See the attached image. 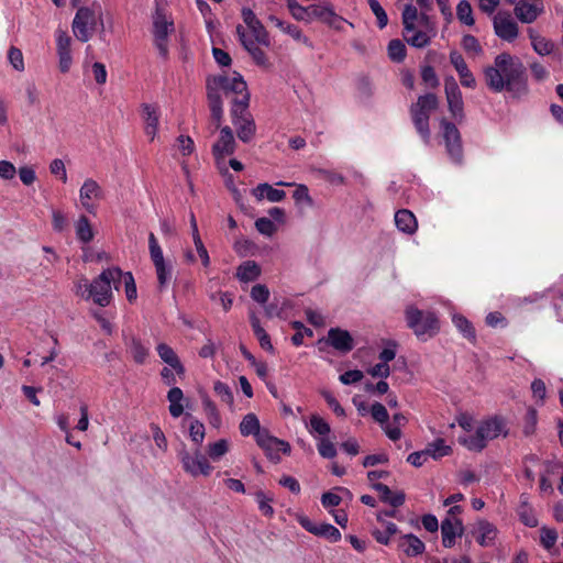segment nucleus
Here are the masks:
<instances>
[{
	"label": "nucleus",
	"mask_w": 563,
	"mask_h": 563,
	"mask_svg": "<svg viewBox=\"0 0 563 563\" xmlns=\"http://www.w3.org/2000/svg\"><path fill=\"white\" fill-rule=\"evenodd\" d=\"M256 443L265 451L267 457L274 462L280 461V453L289 454L291 451L288 442L273 437L269 431L262 433Z\"/></svg>",
	"instance_id": "2eb2a0df"
},
{
	"label": "nucleus",
	"mask_w": 563,
	"mask_h": 563,
	"mask_svg": "<svg viewBox=\"0 0 563 563\" xmlns=\"http://www.w3.org/2000/svg\"><path fill=\"white\" fill-rule=\"evenodd\" d=\"M236 32L239 34L240 42L244 46V48L251 54L254 62L260 66H267V58L264 51L261 48L263 46L258 43L254 37H251L249 33H246L242 26L236 27Z\"/></svg>",
	"instance_id": "b1692460"
},
{
	"label": "nucleus",
	"mask_w": 563,
	"mask_h": 563,
	"mask_svg": "<svg viewBox=\"0 0 563 563\" xmlns=\"http://www.w3.org/2000/svg\"><path fill=\"white\" fill-rule=\"evenodd\" d=\"M456 18L457 20L467 26H473L475 23L473 16V9L467 0H461L456 5Z\"/></svg>",
	"instance_id": "8fccbe9b"
},
{
	"label": "nucleus",
	"mask_w": 563,
	"mask_h": 563,
	"mask_svg": "<svg viewBox=\"0 0 563 563\" xmlns=\"http://www.w3.org/2000/svg\"><path fill=\"white\" fill-rule=\"evenodd\" d=\"M213 390L216 395L220 398L222 402L228 405L230 408H233L234 397L232 389L230 386L221 380H217L213 383Z\"/></svg>",
	"instance_id": "864d4df0"
},
{
	"label": "nucleus",
	"mask_w": 563,
	"mask_h": 563,
	"mask_svg": "<svg viewBox=\"0 0 563 563\" xmlns=\"http://www.w3.org/2000/svg\"><path fill=\"white\" fill-rule=\"evenodd\" d=\"M271 21L280 30L283 31L284 33L288 34L289 36H291L294 40L296 41H300L302 42L305 45L307 46H310L311 43L309 41V38L307 36H305L302 34V32L300 31V29L295 25V24H290V23H287V22H284L282 21L280 19L278 18H274L272 16L271 18Z\"/></svg>",
	"instance_id": "79ce46f5"
},
{
	"label": "nucleus",
	"mask_w": 563,
	"mask_h": 563,
	"mask_svg": "<svg viewBox=\"0 0 563 563\" xmlns=\"http://www.w3.org/2000/svg\"><path fill=\"white\" fill-rule=\"evenodd\" d=\"M240 432L243 437L253 435L255 441H258V438L262 433L267 432V429H262L258 418L255 413H247L243 417L239 426Z\"/></svg>",
	"instance_id": "2f4dec72"
},
{
	"label": "nucleus",
	"mask_w": 563,
	"mask_h": 563,
	"mask_svg": "<svg viewBox=\"0 0 563 563\" xmlns=\"http://www.w3.org/2000/svg\"><path fill=\"white\" fill-rule=\"evenodd\" d=\"M401 19L404 40L411 47L424 48L438 35L435 21L428 13H418V9L412 4L405 5Z\"/></svg>",
	"instance_id": "f03ea898"
},
{
	"label": "nucleus",
	"mask_w": 563,
	"mask_h": 563,
	"mask_svg": "<svg viewBox=\"0 0 563 563\" xmlns=\"http://www.w3.org/2000/svg\"><path fill=\"white\" fill-rule=\"evenodd\" d=\"M529 36L533 46V49L540 55H548L552 52L553 45L534 33L532 29L529 30Z\"/></svg>",
	"instance_id": "4d7b16f0"
},
{
	"label": "nucleus",
	"mask_w": 563,
	"mask_h": 563,
	"mask_svg": "<svg viewBox=\"0 0 563 563\" xmlns=\"http://www.w3.org/2000/svg\"><path fill=\"white\" fill-rule=\"evenodd\" d=\"M406 320L408 327L420 339L432 336L439 330L438 318L433 312L422 311L412 306L406 309Z\"/></svg>",
	"instance_id": "6e6552de"
},
{
	"label": "nucleus",
	"mask_w": 563,
	"mask_h": 563,
	"mask_svg": "<svg viewBox=\"0 0 563 563\" xmlns=\"http://www.w3.org/2000/svg\"><path fill=\"white\" fill-rule=\"evenodd\" d=\"M239 79L244 80L239 73L233 71L231 75L213 76L208 78L207 80V96L209 100V107L211 115L217 121L218 124L220 123L223 115L221 92H223L227 96H235L233 88L235 81H238Z\"/></svg>",
	"instance_id": "39448f33"
},
{
	"label": "nucleus",
	"mask_w": 563,
	"mask_h": 563,
	"mask_svg": "<svg viewBox=\"0 0 563 563\" xmlns=\"http://www.w3.org/2000/svg\"><path fill=\"white\" fill-rule=\"evenodd\" d=\"M230 450V442L227 439H220L207 445V456L213 462L220 461Z\"/></svg>",
	"instance_id": "a18cd8bd"
},
{
	"label": "nucleus",
	"mask_w": 563,
	"mask_h": 563,
	"mask_svg": "<svg viewBox=\"0 0 563 563\" xmlns=\"http://www.w3.org/2000/svg\"><path fill=\"white\" fill-rule=\"evenodd\" d=\"M457 441L465 449L473 452H481L487 445L486 441L483 437H481V433L477 429H474L472 432L460 434Z\"/></svg>",
	"instance_id": "f704fd0d"
},
{
	"label": "nucleus",
	"mask_w": 563,
	"mask_h": 563,
	"mask_svg": "<svg viewBox=\"0 0 563 563\" xmlns=\"http://www.w3.org/2000/svg\"><path fill=\"white\" fill-rule=\"evenodd\" d=\"M426 451L428 452L429 457L438 460L449 455L451 453V448L445 444L443 439H437L427 445Z\"/></svg>",
	"instance_id": "603ef678"
},
{
	"label": "nucleus",
	"mask_w": 563,
	"mask_h": 563,
	"mask_svg": "<svg viewBox=\"0 0 563 563\" xmlns=\"http://www.w3.org/2000/svg\"><path fill=\"white\" fill-rule=\"evenodd\" d=\"M473 533L479 545L492 547L498 536V529L494 523L485 519H481L475 523Z\"/></svg>",
	"instance_id": "393cba45"
},
{
	"label": "nucleus",
	"mask_w": 563,
	"mask_h": 563,
	"mask_svg": "<svg viewBox=\"0 0 563 563\" xmlns=\"http://www.w3.org/2000/svg\"><path fill=\"white\" fill-rule=\"evenodd\" d=\"M306 428L316 441L329 437L331 432L330 424L319 415H311Z\"/></svg>",
	"instance_id": "72a5a7b5"
},
{
	"label": "nucleus",
	"mask_w": 563,
	"mask_h": 563,
	"mask_svg": "<svg viewBox=\"0 0 563 563\" xmlns=\"http://www.w3.org/2000/svg\"><path fill=\"white\" fill-rule=\"evenodd\" d=\"M260 274L261 268L254 261L243 262L236 271L238 279L243 283L255 280Z\"/></svg>",
	"instance_id": "37998d69"
},
{
	"label": "nucleus",
	"mask_w": 563,
	"mask_h": 563,
	"mask_svg": "<svg viewBox=\"0 0 563 563\" xmlns=\"http://www.w3.org/2000/svg\"><path fill=\"white\" fill-rule=\"evenodd\" d=\"M441 129L449 156L454 163H461L463 150L457 128L453 123L442 120Z\"/></svg>",
	"instance_id": "4468645a"
},
{
	"label": "nucleus",
	"mask_w": 563,
	"mask_h": 563,
	"mask_svg": "<svg viewBox=\"0 0 563 563\" xmlns=\"http://www.w3.org/2000/svg\"><path fill=\"white\" fill-rule=\"evenodd\" d=\"M255 500L258 505L260 511L264 516L272 517L274 515V508L272 506L274 497L272 495H268L263 490H258L255 493Z\"/></svg>",
	"instance_id": "6e6d98bb"
},
{
	"label": "nucleus",
	"mask_w": 563,
	"mask_h": 563,
	"mask_svg": "<svg viewBox=\"0 0 563 563\" xmlns=\"http://www.w3.org/2000/svg\"><path fill=\"white\" fill-rule=\"evenodd\" d=\"M450 62L457 71L462 86L474 89L476 87V79L468 69L463 56L459 52L453 51L450 53Z\"/></svg>",
	"instance_id": "bb28decb"
},
{
	"label": "nucleus",
	"mask_w": 563,
	"mask_h": 563,
	"mask_svg": "<svg viewBox=\"0 0 563 563\" xmlns=\"http://www.w3.org/2000/svg\"><path fill=\"white\" fill-rule=\"evenodd\" d=\"M438 98L433 93L420 96L411 107V117L413 124L426 144L430 143L429 118L430 113L437 108Z\"/></svg>",
	"instance_id": "0eeeda50"
},
{
	"label": "nucleus",
	"mask_w": 563,
	"mask_h": 563,
	"mask_svg": "<svg viewBox=\"0 0 563 563\" xmlns=\"http://www.w3.org/2000/svg\"><path fill=\"white\" fill-rule=\"evenodd\" d=\"M75 233L77 240L84 244H88L93 240L95 230L86 216L81 214L75 222Z\"/></svg>",
	"instance_id": "58836bf2"
},
{
	"label": "nucleus",
	"mask_w": 563,
	"mask_h": 563,
	"mask_svg": "<svg viewBox=\"0 0 563 563\" xmlns=\"http://www.w3.org/2000/svg\"><path fill=\"white\" fill-rule=\"evenodd\" d=\"M325 24L336 31H340V32H343L344 31V26L345 25H349L351 27H354L353 23L349 22L347 20H345L344 18H342L341 15L336 14L334 9L331 11V13L329 14L327 21H325Z\"/></svg>",
	"instance_id": "774afa93"
},
{
	"label": "nucleus",
	"mask_w": 563,
	"mask_h": 563,
	"mask_svg": "<svg viewBox=\"0 0 563 563\" xmlns=\"http://www.w3.org/2000/svg\"><path fill=\"white\" fill-rule=\"evenodd\" d=\"M387 52L393 62L400 63L406 57L407 48L402 41L395 38L388 43Z\"/></svg>",
	"instance_id": "5fc2aeb1"
},
{
	"label": "nucleus",
	"mask_w": 563,
	"mask_h": 563,
	"mask_svg": "<svg viewBox=\"0 0 563 563\" xmlns=\"http://www.w3.org/2000/svg\"><path fill=\"white\" fill-rule=\"evenodd\" d=\"M252 195L257 201L266 199L269 202H280L286 197V192L284 190L274 188L267 183L258 184L252 189Z\"/></svg>",
	"instance_id": "c756f323"
},
{
	"label": "nucleus",
	"mask_w": 563,
	"mask_h": 563,
	"mask_svg": "<svg viewBox=\"0 0 563 563\" xmlns=\"http://www.w3.org/2000/svg\"><path fill=\"white\" fill-rule=\"evenodd\" d=\"M156 351H157V354L158 356L161 357V360L167 364L168 366H170L175 373L179 376H184L185 375V367L184 365L181 364V362L179 361L177 354L175 353V351L167 344L165 343H159L156 347Z\"/></svg>",
	"instance_id": "7c9ffc66"
},
{
	"label": "nucleus",
	"mask_w": 563,
	"mask_h": 563,
	"mask_svg": "<svg viewBox=\"0 0 563 563\" xmlns=\"http://www.w3.org/2000/svg\"><path fill=\"white\" fill-rule=\"evenodd\" d=\"M174 32L173 20L157 8L153 15V34L155 46L162 57L168 54V36Z\"/></svg>",
	"instance_id": "9b49d317"
},
{
	"label": "nucleus",
	"mask_w": 563,
	"mask_h": 563,
	"mask_svg": "<svg viewBox=\"0 0 563 563\" xmlns=\"http://www.w3.org/2000/svg\"><path fill=\"white\" fill-rule=\"evenodd\" d=\"M8 62L12 66V68L19 73L24 71L25 63L23 53L20 48L15 46H11L8 51Z\"/></svg>",
	"instance_id": "052dcab7"
},
{
	"label": "nucleus",
	"mask_w": 563,
	"mask_h": 563,
	"mask_svg": "<svg viewBox=\"0 0 563 563\" xmlns=\"http://www.w3.org/2000/svg\"><path fill=\"white\" fill-rule=\"evenodd\" d=\"M200 397L202 409L206 415V418L208 419V422L213 428H220L222 419L216 402L207 394H201Z\"/></svg>",
	"instance_id": "4c0bfd02"
},
{
	"label": "nucleus",
	"mask_w": 563,
	"mask_h": 563,
	"mask_svg": "<svg viewBox=\"0 0 563 563\" xmlns=\"http://www.w3.org/2000/svg\"><path fill=\"white\" fill-rule=\"evenodd\" d=\"M399 548L407 556H418L426 550L424 543L415 534H404L399 539Z\"/></svg>",
	"instance_id": "473e14b6"
},
{
	"label": "nucleus",
	"mask_w": 563,
	"mask_h": 563,
	"mask_svg": "<svg viewBox=\"0 0 563 563\" xmlns=\"http://www.w3.org/2000/svg\"><path fill=\"white\" fill-rule=\"evenodd\" d=\"M444 90L450 112L455 119L462 118L464 103L462 92L454 77H445Z\"/></svg>",
	"instance_id": "6ab92c4d"
},
{
	"label": "nucleus",
	"mask_w": 563,
	"mask_h": 563,
	"mask_svg": "<svg viewBox=\"0 0 563 563\" xmlns=\"http://www.w3.org/2000/svg\"><path fill=\"white\" fill-rule=\"evenodd\" d=\"M487 87L494 92L508 91L520 97L528 90L526 67L519 57L509 53L498 54L493 65L484 69Z\"/></svg>",
	"instance_id": "f257e3e1"
},
{
	"label": "nucleus",
	"mask_w": 563,
	"mask_h": 563,
	"mask_svg": "<svg viewBox=\"0 0 563 563\" xmlns=\"http://www.w3.org/2000/svg\"><path fill=\"white\" fill-rule=\"evenodd\" d=\"M396 228L406 234L412 235L418 230V221L413 212L408 209H400L395 213Z\"/></svg>",
	"instance_id": "c85d7f7f"
},
{
	"label": "nucleus",
	"mask_w": 563,
	"mask_h": 563,
	"mask_svg": "<svg viewBox=\"0 0 563 563\" xmlns=\"http://www.w3.org/2000/svg\"><path fill=\"white\" fill-rule=\"evenodd\" d=\"M407 422V418L397 412L393 416V422L385 426V433L391 441H397L401 438V427Z\"/></svg>",
	"instance_id": "49530a36"
},
{
	"label": "nucleus",
	"mask_w": 563,
	"mask_h": 563,
	"mask_svg": "<svg viewBox=\"0 0 563 563\" xmlns=\"http://www.w3.org/2000/svg\"><path fill=\"white\" fill-rule=\"evenodd\" d=\"M371 415L373 419L378 422L385 431V426L388 424V411L380 402H375L371 407Z\"/></svg>",
	"instance_id": "69168bd1"
},
{
	"label": "nucleus",
	"mask_w": 563,
	"mask_h": 563,
	"mask_svg": "<svg viewBox=\"0 0 563 563\" xmlns=\"http://www.w3.org/2000/svg\"><path fill=\"white\" fill-rule=\"evenodd\" d=\"M287 8L296 20L308 23L310 22L309 5L303 7L299 4L296 0H287Z\"/></svg>",
	"instance_id": "bf43d9fd"
},
{
	"label": "nucleus",
	"mask_w": 563,
	"mask_h": 563,
	"mask_svg": "<svg viewBox=\"0 0 563 563\" xmlns=\"http://www.w3.org/2000/svg\"><path fill=\"white\" fill-rule=\"evenodd\" d=\"M515 14L522 23H532L543 12V0H518L515 3Z\"/></svg>",
	"instance_id": "aec40b11"
},
{
	"label": "nucleus",
	"mask_w": 563,
	"mask_h": 563,
	"mask_svg": "<svg viewBox=\"0 0 563 563\" xmlns=\"http://www.w3.org/2000/svg\"><path fill=\"white\" fill-rule=\"evenodd\" d=\"M333 10V7L329 2L314 3L309 5L310 22L319 20L325 23L329 14Z\"/></svg>",
	"instance_id": "3c124183"
},
{
	"label": "nucleus",
	"mask_w": 563,
	"mask_h": 563,
	"mask_svg": "<svg viewBox=\"0 0 563 563\" xmlns=\"http://www.w3.org/2000/svg\"><path fill=\"white\" fill-rule=\"evenodd\" d=\"M277 186H285L290 187L295 186L296 189L292 194V198L295 200V203L297 206H303V207H312L313 206V199L309 194V189L303 184H292V183H286V181H278L276 184Z\"/></svg>",
	"instance_id": "ea45409f"
},
{
	"label": "nucleus",
	"mask_w": 563,
	"mask_h": 563,
	"mask_svg": "<svg viewBox=\"0 0 563 563\" xmlns=\"http://www.w3.org/2000/svg\"><path fill=\"white\" fill-rule=\"evenodd\" d=\"M241 13L245 24V26L241 25L243 30L262 45L269 46L268 34L255 13L250 8H243Z\"/></svg>",
	"instance_id": "f3484780"
},
{
	"label": "nucleus",
	"mask_w": 563,
	"mask_h": 563,
	"mask_svg": "<svg viewBox=\"0 0 563 563\" xmlns=\"http://www.w3.org/2000/svg\"><path fill=\"white\" fill-rule=\"evenodd\" d=\"M189 437L190 440L197 444L201 445L205 437H206V429L201 421L198 419H192L189 426Z\"/></svg>",
	"instance_id": "680f3d73"
},
{
	"label": "nucleus",
	"mask_w": 563,
	"mask_h": 563,
	"mask_svg": "<svg viewBox=\"0 0 563 563\" xmlns=\"http://www.w3.org/2000/svg\"><path fill=\"white\" fill-rule=\"evenodd\" d=\"M476 429L486 443L499 435H507L506 422L501 417L495 416L482 421Z\"/></svg>",
	"instance_id": "412c9836"
},
{
	"label": "nucleus",
	"mask_w": 563,
	"mask_h": 563,
	"mask_svg": "<svg viewBox=\"0 0 563 563\" xmlns=\"http://www.w3.org/2000/svg\"><path fill=\"white\" fill-rule=\"evenodd\" d=\"M461 45L467 54L473 56H479L483 54V48L478 40L471 34H466L462 37Z\"/></svg>",
	"instance_id": "e2e57ef3"
},
{
	"label": "nucleus",
	"mask_w": 563,
	"mask_h": 563,
	"mask_svg": "<svg viewBox=\"0 0 563 563\" xmlns=\"http://www.w3.org/2000/svg\"><path fill=\"white\" fill-rule=\"evenodd\" d=\"M178 457L184 472L191 477H207L213 471V466L210 464L208 456L199 449H196L194 452L183 449L178 452Z\"/></svg>",
	"instance_id": "9d476101"
},
{
	"label": "nucleus",
	"mask_w": 563,
	"mask_h": 563,
	"mask_svg": "<svg viewBox=\"0 0 563 563\" xmlns=\"http://www.w3.org/2000/svg\"><path fill=\"white\" fill-rule=\"evenodd\" d=\"M495 34L507 42H512L519 34L518 25L508 12H498L493 19Z\"/></svg>",
	"instance_id": "dca6fc26"
},
{
	"label": "nucleus",
	"mask_w": 563,
	"mask_h": 563,
	"mask_svg": "<svg viewBox=\"0 0 563 563\" xmlns=\"http://www.w3.org/2000/svg\"><path fill=\"white\" fill-rule=\"evenodd\" d=\"M167 400L169 402V413L173 418H179L185 411L184 401L185 396L179 387H172L167 393Z\"/></svg>",
	"instance_id": "c9c22d12"
},
{
	"label": "nucleus",
	"mask_w": 563,
	"mask_h": 563,
	"mask_svg": "<svg viewBox=\"0 0 563 563\" xmlns=\"http://www.w3.org/2000/svg\"><path fill=\"white\" fill-rule=\"evenodd\" d=\"M327 342L340 353H349L354 349V340L351 333L340 328H331L328 331Z\"/></svg>",
	"instance_id": "5701e85b"
},
{
	"label": "nucleus",
	"mask_w": 563,
	"mask_h": 563,
	"mask_svg": "<svg viewBox=\"0 0 563 563\" xmlns=\"http://www.w3.org/2000/svg\"><path fill=\"white\" fill-rule=\"evenodd\" d=\"M373 488L379 493L382 501L393 507H399L405 501V494L402 492L393 493L387 485L374 484Z\"/></svg>",
	"instance_id": "a19ab883"
},
{
	"label": "nucleus",
	"mask_w": 563,
	"mask_h": 563,
	"mask_svg": "<svg viewBox=\"0 0 563 563\" xmlns=\"http://www.w3.org/2000/svg\"><path fill=\"white\" fill-rule=\"evenodd\" d=\"M250 321H251L253 332H254L255 336L257 338L262 349L273 353L274 346L271 342V338L267 334V332L264 330V328L261 325L260 319L256 316L252 314L250 318Z\"/></svg>",
	"instance_id": "c03bdc74"
},
{
	"label": "nucleus",
	"mask_w": 563,
	"mask_h": 563,
	"mask_svg": "<svg viewBox=\"0 0 563 563\" xmlns=\"http://www.w3.org/2000/svg\"><path fill=\"white\" fill-rule=\"evenodd\" d=\"M463 531V523L460 519L445 518L441 523L443 547L452 548L455 544L456 537H461Z\"/></svg>",
	"instance_id": "a878e982"
},
{
	"label": "nucleus",
	"mask_w": 563,
	"mask_h": 563,
	"mask_svg": "<svg viewBox=\"0 0 563 563\" xmlns=\"http://www.w3.org/2000/svg\"><path fill=\"white\" fill-rule=\"evenodd\" d=\"M367 2L372 12L377 19V25L379 26V29H384L388 23V18L384 8L377 0H367Z\"/></svg>",
	"instance_id": "338daca9"
},
{
	"label": "nucleus",
	"mask_w": 563,
	"mask_h": 563,
	"mask_svg": "<svg viewBox=\"0 0 563 563\" xmlns=\"http://www.w3.org/2000/svg\"><path fill=\"white\" fill-rule=\"evenodd\" d=\"M98 25H103L102 11L81 7L75 14L71 31L78 41L86 43L92 37Z\"/></svg>",
	"instance_id": "423d86ee"
},
{
	"label": "nucleus",
	"mask_w": 563,
	"mask_h": 563,
	"mask_svg": "<svg viewBox=\"0 0 563 563\" xmlns=\"http://www.w3.org/2000/svg\"><path fill=\"white\" fill-rule=\"evenodd\" d=\"M142 117L145 122V134L153 141L158 131L159 111L157 106L143 103L141 106Z\"/></svg>",
	"instance_id": "cd10ccee"
},
{
	"label": "nucleus",
	"mask_w": 563,
	"mask_h": 563,
	"mask_svg": "<svg viewBox=\"0 0 563 563\" xmlns=\"http://www.w3.org/2000/svg\"><path fill=\"white\" fill-rule=\"evenodd\" d=\"M235 140L233 132L229 126L220 130L218 141L212 146V154L217 161L223 159L225 156L234 153Z\"/></svg>",
	"instance_id": "4be33fe9"
},
{
	"label": "nucleus",
	"mask_w": 563,
	"mask_h": 563,
	"mask_svg": "<svg viewBox=\"0 0 563 563\" xmlns=\"http://www.w3.org/2000/svg\"><path fill=\"white\" fill-rule=\"evenodd\" d=\"M126 344L133 360L139 364H143L146 361V357L148 356V347L143 345L141 340L134 336L131 338L130 342Z\"/></svg>",
	"instance_id": "09e8293b"
},
{
	"label": "nucleus",
	"mask_w": 563,
	"mask_h": 563,
	"mask_svg": "<svg viewBox=\"0 0 563 563\" xmlns=\"http://www.w3.org/2000/svg\"><path fill=\"white\" fill-rule=\"evenodd\" d=\"M297 521L308 532H310L317 537L324 538L325 540H328L330 542H338L342 538L340 530L331 523H327V522L318 523L305 515L298 516Z\"/></svg>",
	"instance_id": "ddd939ff"
},
{
	"label": "nucleus",
	"mask_w": 563,
	"mask_h": 563,
	"mask_svg": "<svg viewBox=\"0 0 563 563\" xmlns=\"http://www.w3.org/2000/svg\"><path fill=\"white\" fill-rule=\"evenodd\" d=\"M517 515L525 526L530 528L538 526V518L534 514L533 508L529 504V498L527 495L520 496V504L517 508Z\"/></svg>",
	"instance_id": "e433bc0d"
},
{
	"label": "nucleus",
	"mask_w": 563,
	"mask_h": 563,
	"mask_svg": "<svg viewBox=\"0 0 563 563\" xmlns=\"http://www.w3.org/2000/svg\"><path fill=\"white\" fill-rule=\"evenodd\" d=\"M102 197L100 185L92 178H87L79 189V201L81 207L89 213H96L95 200Z\"/></svg>",
	"instance_id": "a211bd4d"
},
{
	"label": "nucleus",
	"mask_w": 563,
	"mask_h": 563,
	"mask_svg": "<svg viewBox=\"0 0 563 563\" xmlns=\"http://www.w3.org/2000/svg\"><path fill=\"white\" fill-rule=\"evenodd\" d=\"M317 449L323 459H333L336 456V448L329 437L317 440Z\"/></svg>",
	"instance_id": "0e129e2a"
},
{
	"label": "nucleus",
	"mask_w": 563,
	"mask_h": 563,
	"mask_svg": "<svg viewBox=\"0 0 563 563\" xmlns=\"http://www.w3.org/2000/svg\"><path fill=\"white\" fill-rule=\"evenodd\" d=\"M148 251L151 261L155 268L158 287L163 290L172 280L173 265L170 262L165 260L163 250L154 233H150L148 235Z\"/></svg>",
	"instance_id": "1a4fd4ad"
},
{
	"label": "nucleus",
	"mask_w": 563,
	"mask_h": 563,
	"mask_svg": "<svg viewBox=\"0 0 563 563\" xmlns=\"http://www.w3.org/2000/svg\"><path fill=\"white\" fill-rule=\"evenodd\" d=\"M235 97L232 100L231 117L232 123L236 129L238 137L244 142H250L255 134V122L249 112L250 93L244 80H238L234 85Z\"/></svg>",
	"instance_id": "20e7f679"
},
{
	"label": "nucleus",
	"mask_w": 563,
	"mask_h": 563,
	"mask_svg": "<svg viewBox=\"0 0 563 563\" xmlns=\"http://www.w3.org/2000/svg\"><path fill=\"white\" fill-rule=\"evenodd\" d=\"M121 280L124 284L125 297L130 302H133L137 298V289L134 277L131 272H122Z\"/></svg>",
	"instance_id": "13d9d810"
},
{
	"label": "nucleus",
	"mask_w": 563,
	"mask_h": 563,
	"mask_svg": "<svg viewBox=\"0 0 563 563\" xmlns=\"http://www.w3.org/2000/svg\"><path fill=\"white\" fill-rule=\"evenodd\" d=\"M56 54L58 58V69L62 74H67L73 66V40L67 31L58 27L55 33Z\"/></svg>",
	"instance_id": "f8f14e48"
},
{
	"label": "nucleus",
	"mask_w": 563,
	"mask_h": 563,
	"mask_svg": "<svg viewBox=\"0 0 563 563\" xmlns=\"http://www.w3.org/2000/svg\"><path fill=\"white\" fill-rule=\"evenodd\" d=\"M452 322L455 328L460 331V333L467 340L474 341L476 338L475 329L471 321H468L464 316L459 313L452 314Z\"/></svg>",
	"instance_id": "de8ad7c7"
},
{
	"label": "nucleus",
	"mask_w": 563,
	"mask_h": 563,
	"mask_svg": "<svg viewBox=\"0 0 563 563\" xmlns=\"http://www.w3.org/2000/svg\"><path fill=\"white\" fill-rule=\"evenodd\" d=\"M121 274L119 267H110L103 269L92 282L81 277L75 282L74 291L86 301L91 300L100 307H107L113 298L112 285L118 289Z\"/></svg>",
	"instance_id": "7ed1b4c3"
}]
</instances>
